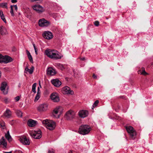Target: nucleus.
<instances>
[{"instance_id":"obj_1","label":"nucleus","mask_w":153,"mask_h":153,"mask_svg":"<svg viewBox=\"0 0 153 153\" xmlns=\"http://www.w3.org/2000/svg\"><path fill=\"white\" fill-rule=\"evenodd\" d=\"M45 54L50 58L54 60L60 59L63 57L61 54L55 50H46Z\"/></svg>"},{"instance_id":"obj_2","label":"nucleus","mask_w":153,"mask_h":153,"mask_svg":"<svg viewBox=\"0 0 153 153\" xmlns=\"http://www.w3.org/2000/svg\"><path fill=\"white\" fill-rule=\"evenodd\" d=\"M42 124L50 130H53L56 127L55 123L51 120L46 119L42 122Z\"/></svg>"},{"instance_id":"obj_3","label":"nucleus","mask_w":153,"mask_h":153,"mask_svg":"<svg viewBox=\"0 0 153 153\" xmlns=\"http://www.w3.org/2000/svg\"><path fill=\"white\" fill-rule=\"evenodd\" d=\"M91 130V127L88 125H82L79 127V132L80 134L84 135L88 134Z\"/></svg>"},{"instance_id":"obj_4","label":"nucleus","mask_w":153,"mask_h":153,"mask_svg":"<svg viewBox=\"0 0 153 153\" xmlns=\"http://www.w3.org/2000/svg\"><path fill=\"white\" fill-rule=\"evenodd\" d=\"M126 129L129 134L130 138L132 140H134L136 136V132L133 127L131 126H127Z\"/></svg>"},{"instance_id":"obj_5","label":"nucleus","mask_w":153,"mask_h":153,"mask_svg":"<svg viewBox=\"0 0 153 153\" xmlns=\"http://www.w3.org/2000/svg\"><path fill=\"white\" fill-rule=\"evenodd\" d=\"M30 135L36 139H39L42 137V132L40 130L30 132Z\"/></svg>"},{"instance_id":"obj_6","label":"nucleus","mask_w":153,"mask_h":153,"mask_svg":"<svg viewBox=\"0 0 153 153\" xmlns=\"http://www.w3.org/2000/svg\"><path fill=\"white\" fill-rule=\"evenodd\" d=\"M48 105L46 103H43L39 105L37 107V110L40 113L46 112L48 109Z\"/></svg>"},{"instance_id":"obj_7","label":"nucleus","mask_w":153,"mask_h":153,"mask_svg":"<svg viewBox=\"0 0 153 153\" xmlns=\"http://www.w3.org/2000/svg\"><path fill=\"white\" fill-rule=\"evenodd\" d=\"M75 114L74 111L70 110L65 113L64 117L67 120H71L75 117Z\"/></svg>"},{"instance_id":"obj_8","label":"nucleus","mask_w":153,"mask_h":153,"mask_svg":"<svg viewBox=\"0 0 153 153\" xmlns=\"http://www.w3.org/2000/svg\"><path fill=\"white\" fill-rule=\"evenodd\" d=\"M19 140L23 145H29L30 144V142L29 139L27 137L23 136L19 137Z\"/></svg>"},{"instance_id":"obj_9","label":"nucleus","mask_w":153,"mask_h":153,"mask_svg":"<svg viewBox=\"0 0 153 153\" xmlns=\"http://www.w3.org/2000/svg\"><path fill=\"white\" fill-rule=\"evenodd\" d=\"M33 9L39 13L43 12L45 9L41 6L39 4H35L32 6Z\"/></svg>"},{"instance_id":"obj_10","label":"nucleus","mask_w":153,"mask_h":153,"mask_svg":"<svg viewBox=\"0 0 153 153\" xmlns=\"http://www.w3.org/2000/svg\"><path fill=\"white\" fill-rule=\"evenodd\" d=\"M62 91L63 94H74L73 91L71 90L70 88L67 86L62 88Z\"/></svg>"},{"instance_id":"obj_11","label":"nucleus","mask_w":153,"mask_h":153,"mask_svg":"<svg viewBox=\"0 0 153 153\" xmlns=\"http://www.w3.org/2000/svg\"><path fill=\"white\" fill-rule=\"evenodd\" d=\"M12 111L9 109H7L3 113V117L5 118H10L12 117Z\"/></svg>"},{"instance_id":"obj_12","label":"nucleus","mask_w":153,"mask_h":153,"mask_svg":"<svg viewBox=\"0 0 153 153\" xmlns=\"http://www.w3.org/2000/svg\"><path fill=\"white\" fill-rule=\"evenodd\" d=\"M39 24L40 27H47L50 24V22L46 20H39Z\"/></svg>"},{"instance_id":"obj_13","label":"nucleus","mask_w":153,"mask_h":153,"mask_svg":"<svg viewBox=\"0 0 153 153\" xmlns=\"http://www.w3.org/2000/svg\"><path fill=\"white\" fill-rule=\"evenodd\" d=\"M62 109V107L60 106L55 109L53 112V116L55 118H59V115L58 114L59 112H60V110Z\"/></svg>"},{"instance_id":"obj_14","label":"nucleus","mask_w":153,"mask_h":153,"mask_svg":"<svg viewBox=\"0 0 153 153\" xmlns=\"http://www.w3.org/2000/svg\"><path fill=\"white\" fill-rule=\"evenodd\" d=\"M42 36L44 38L47 39H50L53 38L52 33L49 31H45L43 33Z\"/></svg>"},{"instance_id":"obj_15","label":"nucleus","mask_w":153,"mask_h":153,"mask_svg":"<svg viewBox=\"0 0 153 153\" xmlns=\"http://www.w3.org/2000/svg\"><path fill=\"white\" fill-rule=\"evenodd\" d=\"M7 85V84L6 82H3L1 83V86L0 88L1 90L2 91L4 94H7L8 93L7 90L5 89Z\"/></svg>"},{"instance_id":"obj_16","label":"nucleus","mask_w":153,"mask_h":153,"mask_svg":"<svg viewBox=\"0 0 153 153\" xmlns=\"http://www.w3.org/2000/svg\"><path fill=\"white\" fill-rule=\"evenodd\" d=\"M51 99L54 102H58L59 100V97L57 93H52L51 95Z\"/></svg>"},{"instance_id":"obj_17","label":"nucleus","mask_w":153,"mask_h":153,"mask_svg":"<svg viewBox=\"0 0 153 153\" xmlns=\"http://www.w3.org/2000/svg\"><path fill=\"white\" fill-rule=\"evenodd\" d=\"M88 111L86 110H82L79 112V115L80 117L84 118L88 116Z\"/></svg>"},{"instance_id":"obj_18","label":"nucleus","mask_w":153,"mask_h":153,"mask_svg":"<svg viewBox=\"0 0 153 153\" xmlns=\"http://www.w3.org/2000/svg\"><path fill=\"white\" fill-rule=\"evenodd\" d=\"M52 83L55 87H59L61 85V82L58 79H53L51 80Z\"/></svg>"},{"instance_id":"obj_19","label":"nucleus","mask_w":153,"mask_h":153,"mask_svg":"<svg viewBox=\"0 0 153 153\" xmlns=\"http://www.w3.org/2000/svg\"><path fill=\"white\" fill-rule=\"evenodd\" d=\"M47 74L50 76H53L56 74L55 70L52 68H49L47 70Z\"/></svg>"},{"instance_id":"obj_20","label":"nucleus","mask_w":153,"mask_h":153,"mask_svg":"<svg viewBox=\"0 0 153 153\" xmlns=\"http://www.w3.org/2000/svg\"><path fill=\"white\" fill-rule=\"evenodd\" d=\"M36 121L32 119L29 120L27 122L28 125L31 127H33L36 126L37 124Z\"/></svg>"},{"instance_id":"obj_21","label":"nucleus","mask_w":153,"mask_h":153,"mask_svg":"<svg viewBox=\"0 0 153 153\" xmlns=\"http://www.w3.org/2000/svg\"><path fill=\"white\" fill-rule=\"evenodd\" d=\"M12 59L10 56H3V62L7 63L11 62Z\"/></svg>"},{"instance_id":"obj_22","label":"nucleus","mask_w":153,"mask_h":153,"mask_svg":"<svg viewBox=\"0 0 153 153\" xmlns=\"http://www.w3.org/2000/svg\"><path fill=\"white\" fill-rule=\"evenodd\" d=\"M0 143L1 145L3 146L4 147V148H6V146L7 145V142L3 137H2L1 139L0 140Z\"/></svg>"},{"instance_id":"obj_23","label":"nucleus","mask_w":153,"mask_h":153,"mask_svg":"<svg viewBox=\"0 0 153 153\" xmlns=\"http://www.w3.org/2000/svg\"><path fill=\"white\" fill-rule=\"evenodd\" d=\"M7 31L6 29L2 26L0 27V33L2 35L6 34Z\"/></svg>"},{"instance_id":"obj_24","label":"nucleus","mask_w":153,"mask_h":153,"mask_svg":"<svg viewBox=\"0 0 153 153\" xmlns=\"http://www.w3.org/2000/svg\"><path fill=\"white\" fill-rule=\"evenodd\" d=\"M5 137L6 138L7 140L9 142L12 141V138L11 136L10 135L9 131H7V133L5 134Z\"/></svg>"},{"instance_id":"obj_25","label":"nucleus","mask_w":153,"mask_h":153,"mask_svg":"<svg viewBox=\"0 0 153 153\" xmlns=\"http://www.w3.org/2000/svg\"><path fill=\"white\" fill-rule=\"evenodd\" d=\"M34 69V67L33 66H32L30 69H29L27 67H26L25 70L26 71L28 72L30 74H31L33 72Z\"/></svg>"},{"instance_id":"obj_26","label":"nucleus","mask_w":153,"mask_h":153,"mask_svg":"<svg viewBox=\"0 0 153 153\" xmlns=\"http://www.w3.org/2000/svg\"><path fill=\"white\" fill-rule=\"evenodd\" d=\"M26 51L29 59L31 62H33V58L29 51L28 50Z\"/></svg>"},{"instance_id":"obj_27","label":"nucleus","mask_w":153,"mask_h":153,"mask_svg":"<svg viewBox=\"0 0 153 153\" xmlns=\"http://www.w3.org/2000/svg\"><path fill=\"white\" fill-rule=\"evenodd\" d=\"M138 74H142L143 75H146L148 74L146 72L145 69L144 68H142V70L138 71Z\"/></svg>"},{"instance_id":"obj_28","label":"nucleus","mask_w":153,"mask_h":153,"mask_svg":"<svg viewBox=\"0 0 153 153\" xmlns=\"http://www.w3.org/2000/svg\"><path fill=\"white\" fill-rule=\"evenodd\" d=\"M15 112L18 117H22V113L21 111L19 110H15Z\"/></svg>"},{"instance_id":"obj_29","label":"nucleus","mask_w":153,"mask_h":153,"mask_svg":"<svg viewBox=\"0 0 153 153\" xmlns=\"http://www.w3.org/2000/svg\"><path fill=\"white\" fill-rule=\"evenodd\" d=\"M0 7L3 8H7V3L6 2H3L0 3Z\"/></svg>"},{"instance_id":"obj_30","label":"nucleus","mask_w":153,"mask_h":153,"mask_svg":"<svg viewBox=\"0 0 153 153\" xmlns=\"http://www.w3.org/2000/svg\"><path fill=\"white\" fill-rule=\"evenodd\" d=\"M36 83H34L32 85V91L34 92V93H36Z\"/></svg>"},{"instance_id":"obj_31","label":"nucleus","mask_w":153,"mask_h":153,"mask_svg":"<svg viewBox=\"0 0 153 153\" xmlns=\"http://www.w3.org/2000/svg\"><path fill=\"white\" fill-rule=\"evenodd\" d=\"M40 97V94H39V93L37 92V94H36V95L35 97L34 101H37V100H38L39 99Z\"/></svg>"},{"instance_id":"obj_32","label":"nucleus","mask_w":153,"mask_h":153,"mask_svg":"<svg viewBox=\"0 0 153 153\" xmlns=\"http://www.w3.org/2000/svg\"><path fill=\"white\" fill-rule=\"evenodd\" d=\"M99 102L98 100H96L94 102V104L92 105V107H93V108H92V109H93L95 107L97 106V105L99 103Z\"/></svg>"},{"instance_id":"obj_33","label":"nucleus","mask_w":153,"mask_h":153,"mask_svg":"<svg viewBox=\"0 0 153 153\" xmlns=\"http://www.w3.org/2000/svg\"><path fill=\"white\" fill-rule=\"evenodd\" d=\"M0 16L1 19H5L3 12L1 10H0Z\"/></svg>"},{"instance_id":"obj_34","label":"nucleus","mask_w":153,"mask_h":153,"mask_svg":"<svg viewBox=\"0 0 153 153\" xmlns=\"http://www.w3.org/2000/svg\"><path fill=\"white\" fill-rule=\"evenodd\" d=\"M31 2H36L37 3H41L42 1L43 0H29Z\"/></svg>"},{"instance_id":"obj_35","label":"nucleus","mask_w":153,"mask_h":153,"mask_svg":"<svg viewBox=\"0 0 153 153\" xmlns=\"http://www.w3.org/2000/svg\"><path fill=\"white\" fill-rule=\"evenodd\" d=\"M33 45L35 51V53L36 54V55H37V51H38V49L37 48H36L35 45L34 43L33 44Z\"/></svg>"},{"instance_id":"obj_36","label":"nucleus","mask_w":153,"mask_h":153,"mask_svg":"<svg viewBox=\"0 0 153 153\" xmlns=\"http://www.w3.org/2000/svg\"><path fill=\"white\" fill-rule=\"evenodd\" d=\"M52 16L53 18L54 19L59 18L58 15L56 13H54L53 14Z\"/></svg>"},{"instance_id":"obj_37","label":"nucleus","mask_w":153,"mask_h":153,"mask_svg":"<svg viewBox=\"0 0 153 153\" xmlns=\"http://www.w3.org/2000/svg\"><path fill=\"white\" fill-rule=\"evenodd\" d=\"M4 100V102L6 103H8L10 101V100L7 98H5Z\"/></svg>"},{"instance_id":"obj_38","label":"nucleus","mask_w":153,"mask_h":153,"mask_svg":"<svg viewBox=\"0 0 153 153\" xmlns=\"http://www.w3.org/2000/svg\"><path fill=\"white\" fill-rule=\"evenodd\" d=\"M94 24L97 27L99 26V22L98 21H96L94 22Z\"/></svg>"},{"instance_id":"obj_39","label":"nucleus","mask_w":153,"mask_h":153,"mask_svg":"<svg viewBox=\"0 0 153 153\" xmlns=\"http://www.w3.org/2000/svg\"><path fill=\"white\" fill-rule=\"evenodd\" d=\"M3 62V56L0 55V63Z\"/></svg>"},{"instance_id":"obj_40","label":"nucleus","mask_w":153,"mask_h":153,"mask_svg":"<svg viewBox=\"0 0 153 153\" xmlns=\"http://www.w3.org/2000/svg\"><path fill=\"white\" fill-rule=\"evenodd\" d=\"M10 8H11V10L10 11V13L11 15L12 16H14V14L13 13V6L12 5H11L10 6Z\"/></svg>"},{"instance_id":"obj_41","label":"nucleus","mask_w":153,"mask_h":153,"mask_svg":"<svg viewBox=\"0 0 153 153\" xmlns=\"http://www.w3.org/2000/svg\"><path fill=\"white\" fill-rule=\"evenodd\" d=\"M20 98V97L19 96H17L15 98V100L16 102L18 101Z\"/></svg>"},{"instance_id":"obj_42","label":"nucleus","mask_w":153,"mask_h":153,"mask_svg":"<svg viewBox=\"0 0 153 153\" xmlns=\"http://www.w3.org/2000/svg\"><path fill=\"white\" fill-rule=\"evenodd\" d=\"M57 65L58 67H60V68L62 70L63 68V66L62 64L60 63H57Z\"/></svg>"},{"instance_id":"obj_43","label":"nucleus","mask_w":153,"mask_h":153,"mask_svg":"<svg viewBox=\"0 0 153 153\" xmlns=\"http://www.w3.org/2000/svg\"><path fill=\"white\" fill-rule=\"evenodd\" d=\"M0 126H1V127H3V128H4V123H1L0 124Z\"/></svg>"},{"instance_id":"obj_44","label":"nucleus","mask_w":153,"mask_h":153,"mask_svg":"<svg viewBox=\"0 0 153 153\" xmlns=\"http://www.w3.org/2000/svg\"><path fill=\"white\" fill-rule=\"evenodd\" d=\"M93 78L94 79H97V76L96 75H95L94 74H93Z\"/></svg>"},{"instance_id":"obj_45","label":"nucleus","mask_w":153,"mask_h":153,"mask_svg":"<svg viewBox=\"0 0 153 153\" xmlns=\"http://www.w3.org/2000/svg\"><path fill=\"white\" fill-rule=\"evenodd\" d=\"M13 6H14V9L16 11H17V5H13Z\"/></svg>"},{"instance_id":"obj_46","label":"nucleus","mask_w":153,"mask_h":153,"mask_svg":"<svg viewBox=\"0 0 153 153\" xmlns=\"http://www.w3.org/2000/svg\"><path fill=\"white\" fill-rule=\"evenodd\" d=\"M11 1L12 3H15L17 2V0H11Z\"/></svg>"},{"instance_id":"obj_47","label":"nucleus","mask_w":153,"mask_h":153,"mask_svg":"<svg viewBox=\"0 0 153 153\" xmlns=\"http://www.w3.org/2000/svg\"><path fill=\"white\" fill-rule=\"evenodd\" d=\"M37 92H38L39 93V94H40L41 92L39 89V87H38L37 88Z\"/></svg>"},{"instance_id":"obj_48","label":"nucleus","mask_w":153,"mask_h":153,"mask_svg":"<svg viewBox=\"0 0 153 153\" xmlns=\"http://www.w3.org/2000/svg\"><path fill=\"white\" fill-rule=\"evenodd\" d=\"M81 60L83 61L85 59V57H82L80 59Z\"/></svg>"},{"instance_id":"obj_49","label":"nucleus","mask_w":153,"mask_h":153,"mask_svg":"<svg viewBox=\"0 0 153 153\" xmlns=\"http://www.w3.org/2000/svg\"><path fill=\"white\" fill-rule=\"evenodd\" d=\"M4 153H12V151L9 152H4Z\"/></svg>"},{"instance_id":"obj_50","label":"nucleus","mask_w":153,"mask_h":153,"mask_svg":"<svg viewBox=\"0 0 153 153\" xmlns=\"http://www.w3.org/2000/svg\"><path fill=\"white\" fill-rule=\"evenodd\" d=\"M3 20L5 23H6V20Z\"/></svg>"},{"instance_id":"obj_51","label":"nucleus","mask_w":153,"mask_h":153,"mask_svg":"<svg viewBox=\"0 0 153 153\" xmlns=\"http://www.w3.org/2000/svg\"><path fill=\"white\" fill-rule=\"evenodd\" d=\"M117 106L119 109L120 108V106L119 105H117Z\"/></svg>"},{"instance_id":"obj_52","label":"nucleus","mask_w":153,"mask_h":153,"mask_svg":"<svg viewBox=\"0 0 153 153\" xmlns=\"http://www.w3.org/2000/svg\"><path fill=\"white\" fill-rule=\"evenodd\" d=\"M1 72L0 71V78L1 77Z\"/></svg>"},{"instance_id":"obj_53","label":"nucleus","mask_w":153,"mask_h":153,"mask_svg":"<svg viewBox=\"0 0 153 153\" xmlns=\"http://www.w3.org/2000/svg\"><path fill=\"white\" fill-rule=\"evenodd\" d=\"M115 111H118V110H117V109H115Z\"/></svg>"},{"instance_id":"obj_54","label":"nucleus","mask_w":153,"mask_h":153,"mask_svg":"<svg viewBox=\"0 0 153 153\" xmlns=\"http://www.w3.org/2000/svg\"><path fill=\"white\" fill-rule=\"evenodd\" d=\"M69 153H72V152L71 151L70 152H69Z\"/></svg>"},{"instance_id":"obj_55","label":"nucleus","mask_w":153,"mask_h":153,"mask_svg":"<svg viewBox=\"0 0 153 153\" xmlns=\"http://www.w3.org/2000/svg\"><path fill=\"white\" fill-rule=\"evenodd\" d=\"M42 19H45L44 18H42Z\"/></svg>"}]
</instances>
